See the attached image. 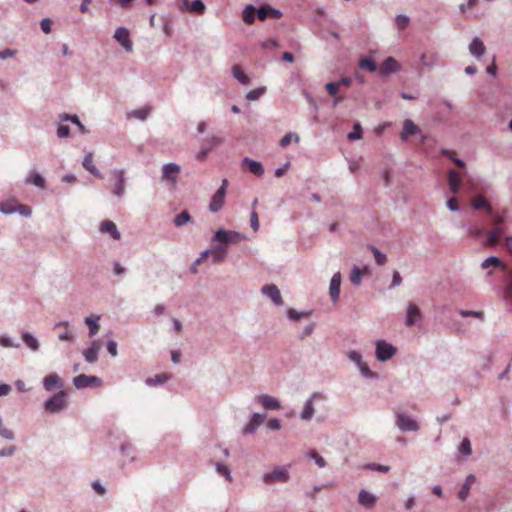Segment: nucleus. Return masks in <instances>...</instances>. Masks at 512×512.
Wrapping results in <instances>:
<instances>
[{"label": "nucleus", "instance_id": "32", "mask_svg": "<svg viewBox=\"0 0 512 512\" xmlns=\"http://www.w3.org/2000/svg\"><path fill=\"white\" fill-rule=\"evenodd\" d=\"M469 51L476 57H481L485 53V46L479 38H474L469 45Z\"/></svg>", "mask_w": 512, "mask_h": 512}, {"label": "nucleus", "instance_id": "45", "mask_svg": "<svg viewBox=\"0 0 512 512\" xmlns=\"http://www.w3.org/2000/svg\"><path fill=\"white\" fill-rule=\"evenodd\" d=\"M149 112H150V108L144 107V108H140V109H136V110L132 111L130 116H133L140 120H145L147 118Z\"/></svg>", "mask_w": 512, "mask_h": 512}, {"label": "nucleus", "instance_id": "64", "mask_svg": "<svg viewBox=\"0 0 512 512\" xmlns=\"http://www.w3.org/2000/svg\"><path fill=\"white\" fill-rule=\"evenodd\" d=\"M349 358H350L353 362H355L357 365H361V363H362V357H361V355H360L358 352H356V351H351V352L349 353Z\"/></svg>", "mask_w": 512, "mask_h": 512}, {"label": "nucleus", "instance_id": "53", "mask_svg": "<svg viewBox=\"0 0 512 512\" xmlns=\"http://www.w3.org/2000/svg\"><path fill=\"white\" fill-rule=\"evenodd\" d=\"M309 456L310 458L314 459L316 464L320 467V468H323L326 466V461L324 460L323 457H321L315 450H312L310 453H309Z\"/></svg>", "mask_w": 512, "mask_h": 512}, {"label": "nucleus", "instance_id": "17", "mask_svg": "<svg viewBox=\"0 0 512 512\" xmlns=\"http://www.w3.org/2000/svg\"><path fill=\"white\" fill-rule=\"evenodd\" d=\"M341 274L335 273L330 281L329 293L333 302L338 301L340 296Z\"/></svg>", "mask_w": 512, "mask_h": 512}, {"label": "nucleus", "instance_id": "62", "mask_svg": "<svg viewBox=\"0 0 512 512\" xmlns=\"http://www.w3.org/2000/svg\"><path fill=\"white\" fill-rule=\"evenodd\" d=\"M52 22L49 18H45L41 21L40 26L44 33L48 34L51 31Z\"/></svg>", "mask_w": 512, "mask_h": 512}, {"label": "nucleus", "instance_id": "31", "mask_svg": "<svg viewBox=\"0 0 512 512\" xmlns=\"http://www.w3.org/2000/svg\"><path fill=\"white\" fill-rule=\"evenodd\" d=\"M184 8L188 12L203 14L205 12V5L201 0H193L191 3L185 2Z\"/></svg>", "mask_w": 512, "mask_h": 512}, {"label": "nucleus", "instance_id": "43", "mask_svg": "<svg viewBox=\"0 0 512 512\" xmlns=\"http://www.w3.org/2000/svg\"><path fill=\"white\" fill-rule=\"evenodd\" d=\"M98 320H99V317H96V318L87 317L85 319V323L88 325L89 330H90V336H94L98 332V330L100 328V326L98 324Z\"/></svg>", "mask_w": 512, "mask_h": 512}, {"label": "nucleus", "instance_id": "33", "mask_svg": "<svg viewBox=\"0 0 512 512\" xmlns=\"http://www.w3.org/2000/svg\"><path fill=\"white\" fill-rule=\"evenodd\" d=\"M471 204L474 209H486L489 214H493L492 207L483 196H476L472 199Z\"/></svg>", "mask_w": 512, "mask_h": 512}, {"label": "nucleus", "instance_id": "50", "mask_svg": "<svg viewBox=\"0 0 512 512\" xmlns=\"http://www.w3.org/2000/svg\"><path fill=\"white\" fill-rule=\"evenodd\" d=\"M293 139H294L296 142H298V141H299V137H298V135H296V134H292V133H288V134H286V135H285V136L280 140V145H281L282 147H286V146H288V145L291 143V141H292Z\"/></svg>", "mask_w": 512, "mask_h": 512}, {"label": "nucleus", "instance_id": "61", "mask_svg": "<svg viewBox=\"0 0 512 512\" xmlns=\"http://www.w3.org/2000/svg\"><path fill=\"white\" fill-rule=\"evenodd\" d=\"M69 134H70L69 126H67V125H59V127L57 129L58 137L64 138V137L69 136Z\"/></svg>", "mask_w": 512, "mask_h": 512}, {"label": "nucleus", "instance_id": "35", "mask_svg": "<svg viewBox=\"0 0 512 512\" xmlns=\"http://www.w3.org/2000/svg\"><path fill=\"white\" fill-rule=\"evenodd\" d=\"M83 167L87 171H89L91 174H93L94 176L101 177L98 169L96 168V166L93 163V154L92 153H88L85 155L84 160H83Z\"/></svg>", "mask_w": 512, "mask_h": 512}, {"label": "nucleus", "instance_id": "18", "mask_svg": "<svg viewBox=\"0 0 512 512\" xmlns=\"http://www.w3.org/2000/svg\"><path fill=\"white\" fill-rule=\"evenodd\" d=\"M377 498L372 493L361 490L358 495V502L360 505H362L365 508H373L376 504Z\"/></svg>", "mask_w": 512, "mask_h": 512}, {"label": "nucleus", "instance_id": "22", "mask_svg": "<svg viewBox=\"0 0 512 512\" xmlns=\"http://www.w3.org/2000/svg\"><path fill=\"white\" fill-rule=\"evenodd\" d=\"M100 231L102 233H108L114 240L120 239V233L116 227V224L110 220H104L100 224Z\"/></svg>", "mask_w": 512, "mask_h": 512}, {"label": "nucleus", "instance_id": "39", "mask_svg": "<svg viewBox=\"0 0 512 512\" xmlns=\"http://www.w3.org/2000/svg\"><path fill=\"white\" fill-rule=\"evenodd\" d=\"M22 340L23 342L33 351H37L39 349V343L37 339L30 333H23L22 334Z\"/></svg>", "mask_w": 512, "mask_h": 512}, {"label": "nucleus", "instance_id": "24", "mask_svg": "<svg viewBox=\"0 0 512 512\" xmlns=\"http://www.w3.org/2000/svg\"><path fill=\"white\" fill-rule=\"evenodd\" d=\"M325 89L327 93L333 97V106L338 105L344 100V97L339 94V87L336 82H329L326 84Z\"/></svg>", "mask_w": 512, "mask_h": 512}, {"label": "nucleus", "instance_id": "29", "mask_svg": "<svg viewBox=\"0 0 512 512\" xmlns=\"http://www.w3.org/2000/svg\"><path fill=\"white\" fill-rule=\"evenodd\" d=\"M475 482V476L470 474L467 476L465 483L463 484L461 490L458 493V497L461 501H465L470 493L471 486Z\"/></svg>", "mask_w": 512, "mask_h": 512}, {"label": "nucleus", "instance_id": "27", "mask_svg": "<svg viewBox=\"0 0 512 512\" xmlns=\"http://www.w3.org/2000/svg\"><path fill=\"white\" fill-rule=\"evenodd\" d=\"M101 346L97 341H94L88 349L83 352V355L87 362L94 363L98 359V352Z\"/></svg>", "mask_w": 512, "mask_h": 512}, {"label": "nucleus", "instance_id": "7", "mask_svg": "<svg viewBox=\"0 0 512 512\" xmlns=\"http://www.w3.org/2000/svg\"><path fill=\"white\" fill-rule=\"evenodd\" d=\"M396 353V349L389 343L380 340L376 344V357L380 361L389 360Z\"/></svg>", "mask_w": 512, "mask_h": 512}, {"label": "nucleus", "instance_id": "54", "mask_svg": "<svg viewBox=\"0 0 512 512\" xmlns=\"http://www.w3.org/2000/svg\"><path fill=\"white\" fill-rule=\"evenodd\" d=\"M409 18L405 15H398L396 18V25L399 29H405L408 26Z\"/></svg>", "mask_w": 512, "mask_h": 512}, {"label": "nucleus", "instance_id": "49", "mask_svg": "<svg viewBox=\"0 0 512 512\" xmlns=\"http://www.w3.org/2000/svg\"><path fill=\"white\" fill-rule=\"evenodd\" d=\"M442 153L449 157L458 167L463 168L465 166L464 162L455 157V152L450 150H443Z\"/></svg>", "mask_w": 512, "mask_h": 512}, {"label": "nucleus", "instance_id": "8", "mask_svg": "<svg viewBox=\"0 0 512 512\" xmlns=\"http://www.w3.org/2000/svg\"><path fill=\"white\" fill-rule=\"evenodd\" d=\"M114 38L127 52H131L133 50V43L130 39V32L128 29L124 27L117 28L114 34Z\"/></svg>", "mask_w": 512, "mask_h": 512}, {"label": "nucleus", "instance_id": "57", "mask_svg": "<svg viewBox=\"0 0 512 512\" xmlns=\"http://www.w3.org/2000/svg\"><path fill=\"white\" fill-rule=\"evenodd\" d=\"M469 235L474 238L482 237L484 235V229L477 226H471L469 228Z\"/></svg>", "mask_w": 512, "mask_h": 512}, {"label": "nucleus", "instance_id": "20", "mask_svg": "<svg viewBox=\"0 0 512 512\" xmlns=\"http://www.w3.org/2000/svg\"><path fill=\"white\" fill-rule=\"evenodd\" d=\"M461 182H462L461 176L457 171L450 170L448 172V184H449L450 191L453 194H457L459 192Z\"/></svg>", "mask_w": 512, "mask_h": 512}, {"label": "nucleus", "instance_id": "4", "mask_svg": "<svg viewBox=\"0 0 512 512\" xmlns=\"http://www.w3.org/2000/svg\"><path fill=\"white\" fill-rule=\"evenodd\" d=\"M227 186H228V181L226 179H224L222 181V185L216 191V193L213 195V197L210 201L209 209L211 212L216 213L219 210H221L222 207L224 206Z\"/></svg>", "mask_w": 512, "mask_h": 512}, {"label": "nucleus", "instance_id": "34", "mask_svg": "<svg viewBox=\"0 0 512 512\" xmlns=\"http://www.w3.org/2000/svg\"><path fill=\"white\" fill-rule=\"evenodd\" d=\"M490 267L500 268L502 270L506 269V265L498 257L495 256H491L485 259L481 264L482 269H488Z\"/></svg>", "mask_w": 512, "mask_h": 512}, {"label": "nucleus", "instance_id": "44", "mask_svg": "<svg viewBox=\"0 0 512 512\" xmlns=\"http://www.w3.org/2000/svg\"><path fill=\"white\" fill-rule=\"evenodd\" d=\"M190 220H191V217H190L189 213L187 211H182L180 214H178L174 218V224L176 226H182V225L186 224L187 222H189Z\"/></svg>", "mask_w": 512, "mask_h": 512}, {"label": "nucleus", "instance_id": "6", "mask_svg": "<svg viewBox=\"0 0 512 512\" xmlns=\"http://www.w3.org/2000/svg\"><path fill=\"white\" fill-rule=\"evenodd\" d=\"M289 480V473L285 468H276L272 472L263 475L264 483L271 485L274 483H285Z\"/></svg>", "mask_w": 512, "mask_h": 512}, {"label": "nucleus", "instance_id": "14", "mask_svg": "<svg viewBox=\"0 0 512 512\" xmlns=\"http://www.w3.org/2000/svg\"><path fill=\"white\" fill-rule=\"evenodd\" d=\"M242 169L248 170L250 173L260 177L264 174V168L258 161L252 160L248 157L242 161Z\"/></svg>", "mask_w": 512, "mask_h": 512}, {"label": "nucleus", "instance_id": "60", "mask_svg": "<svg viewBox=\"0 0 512 512\" xmlns=\"http://www.w3.org/2000/svg\"><path fill=\"white\" fill-rule=\"evenodd\" d=\"M16 211L20 213L23 216H30L31 215V208L28 205L18 204L16 207Z\"/></svg>", "mask_w": 512, "mask_h": 512}, {"label": "nucleus", "instance_id": "58", "mask_svg": "<svg viewBox=\"0 0 512 512\" xmlns=\"http://www.w3.org/2000/svg\"><path fill=\"white\" fill-rule=\"evenodd\" d=\"M250 224L252 229L257 232L259 229V217L256 211H252L251 217H250Z\"/></svg>", "mask_w": 512, "mask_h": 512}, {"label": "nucleus", "instance_id": "63", "mask_svg": "<svg viewBox=\"0 0 512 512\" xmlns=\"http://www.w3.org/2000/svg\"><path fill=\"white\" fill-rule=\"evenodd\" d=\"M303 316H307L306 313H299L297 312L296 310L294 309H289L288 310V317L291 319V320H299L301 317Z\"/></svg>", "mask_w": 512, "mask_h": 512}, {"label": "nucleus", "instance_id": "2", "mask_svg": "<svg viewBox=\"0 0 512 512\" xmlns=\"http://www.w3.org/2000/svg\"><path fill=\"white\" fill-rule=\"evenodd\" d=\"M244 238L245 237L239 232L219 229L216 231L213 240L226 246L227 244H238L243 241Z\"/></svg>", "mask_w": 512, "mask_h": 512}, {"label": "nucleus", "instance_id": "9", "mask_svg": "<svg viewBox=\"0 0 512 512\" xmlns=\"http://www.w3.org/2000/svg\"><path fill=\"white\" fill-rule=\"evenodd\" d=\"M180 171V166L175 163L165 164L162 167V180L169 181L172 185H175Z\"/></svg>", "mask_w": 512, "mask_h": 512}, {"label": "nucleus", "instance_id": "40", "mask_svg": "<svg viewBox=\"0 0 512 512\" xmlns=\"http://www.w3.org/2000/svg\"><path fill=\"white\" fill-rule=\"evenodd\" d=\"M26 183L33 184L37 187L44 188L45 180L39 173H33L26 179Z\"/></svg>", "mask_w": 512, "mask_h": 512}, {"label": "nucleus", "instance_id": "5", "mask_svg": "<svg viewBox=\"0 0 512 512\" xmlns=\"http://www.w3.org/2000/svg\"><path fill=\"white\" fill-rule=\"evenodd\" d=\"M66 406V393L60 391L45 402V410L49 413H57Z\"/></svg>", "mask_w": 512, "mask_h": 512}, {"label": "nucleus", "instance_id": "59", "mask_svg": "<svg viewBox=\"0 0 512 512\" xmlns=\"http://www.w3.org/2000/svg\"><path fill=\"white\" fill-rule=\"evenodd\" d=\"M460 314L463 316V317H469V316H472V317H476V318H479V319H483L484 315H483V312L481 311H468V310H461L460 311Z\"/></svg>", "mask_w": 512, "mask_h": 512}, {"label": "nucleus", "instance_id": "11", "mask_svg": "<svg viewBox=\"0 0 512 512\" xmlns=\"http://www.w3.org/2000/svg\"><path fill=\"white\" fill-rule=\"evenodd\" d=\"M221 139L218 137H211L209 139H206L204 142L203 147L200 149V151L196 154V159L199 161H204L208 155V153L217 145L221 143Z\"/></svg>", "mask_w": 512, "mask_h": 512}, {"label": "nucleus", "instance_id": "48", "mask_svg": "<svg viewBox=\"0 0 512 512\" xmlns=\"http://www.w3.org/2000/svg\"><path fill=\"white\" fill-rule=\"evenodd\" d=\"M371 250L374 254L375 261L378 265H384L387 262V257L385 254L381 253L377 248L371 247Z\"/></svg>", "mask_w": 512, "mask_h": 512}, {"label": "nucleus", "instance_id": "55", "mask_svg": "<svg viewBox=\"0 0 512 512\" xmlns=\"http://www.w3.org/2000/svg\"><path fill=\"white\" fill-rule=\"evenodd\" d=\"M217 471H218V473L223 475L228 481L232 480V477L230 475V470L226 465L218 464Z\"/></svg>", "mask_w": 512, "mask_h": 512}, {"label": "nucleus", "instance_id": "30", "mask_svg": "<svg viewBox=\"0 0 512 512\" xmlns=\"http://www.w3.org/2000/svg\"><path fill=\"white\" fill-rule=\"evenodd\" d=\"M43 385L46 390L51 391L56 386L61 387L62 382H61L60 377L57 374L53 373V374L47 375L44 378Z\"/></svg>", "mask_w": 512, "mask_h": 512}, {"label": "nucleus", "instance_id": "26", "mask_svg": "<svg viewBox=\"0 0 512 512\" xmlns=\"http://www.w3.org/2000/svg\"><path fill=\"white\" fill-rule=\"evenodd\" d=\"M319 398H322V395L320 394H313L312 397L305 403L304 409L301 413V418L303 420H310L314 415V407H313V400Z\"/></svg>", "mask_w": 512, "mask_h": 512}, {"label": "nucleus", "instance_id": "10", "mask_svg": "<svg viewBox=\"0 0 512 512\" xmlns=\"http://www.w3.org/2000/svg\"><path fill=\"white\" fill-rule=\"evenodd\" d=\"M262 293L269 297L273 303L277 306H281L283 304V299L278 287L274 284L264 285L261 289Z\"/></svg>", "mask_w": 512, "mask_h": 512}, {"label": "nucleus", "instance_id": "37", "mask_svg": "<svg viewBox=\"0 0 512 512\" xmlns=\"http://www.w3.org/2000/svg\"><path fill=\"white\" fill-rule=\"evenodd\" d=\"M232 73H233V76L242 84L244 85H247L249 84V78L248 76L244 73V71L242 70V68L239 66V65H234L232 67Z\"/></svg>", "mask_w": 512, "mask_h": 512}, {"label": "nucleus", "instance_id": "19", "mask_svg": "<svg viewBox=\"0 0 512 512\" xmlns=\"http://www.w3.org/2000/svg\"><path fill=\"white\" fill-rule=\"evenodd\" d=\"M265 415L255 413L251 417L250 421L245 425L243 432L245 434L253 433L264 421Z\"/></svg>", "mask_w": 512, "mask_h": 512}, {"label": "nucleus", "instance_id": "1", "mask_svg": "<svg viewBox=\"0 0 512 512\" xmlns=\"http://www.w3.org/2000/svg\"><path fill=\"white\" fill-rule=\"evenodd\" d=\"M505 221L506 215L504 212L492 214V229L487 235L485 246H496L499 243L500 237L505 233Z\"/></svg>", "mask_w": 512, "mask_h": 512}, {"label": "nucleus", "instance_id": "42", "mask_svg": "<svg viewBox=\"0 0 512 512\" xmlns=\"http://www.w3.org/2000/svg\"><path fill=\"white\" fill-rule=\"evenodd\" d=\"M169 379V375L168 374H159V375H156L155 377H151V378H148L146 380V384L149 385V386H155V385H158V384H163L165 383L167 380Z\"/></svg>", "mask_w": 512, "mask_h": 512}, {"label": "nucleus", "instance_id": "3", "mask_svg": "<svg viewBox=\"0 0 512 512\" xmlns=\"http://www.w3.org/2000/svg\"><path fill=\"white\" fill-rule=\"evenodd\" d=\"M227 254V246L218 245L211 250H205L201 253L200 257L196 260V264H201L207 260V258L211 255L213 257V263L222 262Z\"/></svg>", "mask_w": 512, "mask_h": 512}, {"label": "nucleus", "instance_id": "12", "mask_svg": "<svg viewBox=\"0 0 512 512\" xmlns=\"http://www.w3.org/2000/svg\"><path fill=\"white\" fill-rule=\"evenodd\" d=\"M396 423L402 431H417L419 429L417 422L404 414L397 415Z\"/></svg>", "mask_w": 512, "mask_h": 512}, {"label": "nucleus", "instance_id": "52", "mask_svg": "<svg viewBox=\"0 0 512 512\" xmlns=\"http://www.w3.org/2000/svg\"><path fill=\"white\" fill-rule=\"evenodd\" d=\"M460 452L463 454V455H470L472 450H471V444H470V441L467 439V438H464L463 441L461 442V445H460V448H459Z\"/></svg>", "mask_w": 512, "mask_h": 512}, {"label": "nucleus", "instance_id": "23", "mask_svg": "<svg viewBox=\"0 0 512 512\" xmlns=\"http://www.w3.org/2000/svg\"><path fill=\"white\" fill-rule=\"evenodd\" d=\"M115 177V185L113 189V193L120 197L124 194L125 191V177L124 172L122 170L116 171L114 174Z\"/></svg>", "mask_w": 512, "mask_h": 512}, {"label": "nucleus", "instance_id": "51", "mask_svg": "<svg viewBox=\"0 0 512 512\" xmlns=\"http://www.w3.org/2000/svg\"><path fill=\"white\" fill-rule=\"evenodd\" d=\"M264 91V88H256L254 90L249 91L246 97L250 101H255L259 99V97L264 93Z\"/></svg>", "mask_w": 512, "mask_h": 512}, {"label": "nucleus", "instance_id": "38", "mask_svg": "<svg viewBox=\"0 0 512 512\" xmlns=\"http://www.w3.org/2000/svg\"><path fill=\"white\" fill-rule=\"evenodd\" d=\"M257 14L256 9L252 5H248L243 11V21L246 24H252L255 20V15Z\"/></svg>", "mask_w": 512, "mask_h": 512}, {"label": "nucleus", "instance_id": "21", "mask_svg": "<svg viewBox=\"0 0 512 512\" xmlns=\"http://www.w3.org/2000/svg\"><path fill=\"white\" fill-rule=\"evenodd\" d=\"M418 132V126L412 120L406 119L403 123V130L400 136L403 141H406L409 136L416 135Z\"/></svg>", "mask_w": 512, "mask_h": 512}, {"label": "nucleus", "instance_id": "25", "mask_svg": "<svg viewBox=\"0 0 512 512\" xmlns=\"http://www.w3.org/2000/svg\"><path fill=\"white\" fill-rule=\"evenodd\" d=\"M55 330H57L58 338L61 341H72L73 336L69 330V326L67 322H59L55 325Z\"/></svg>", "mask_w": 512, "mask_h": 512}, {"label": "nucleus", "instance_id": "16", "mask_svg": "<svg viewBox=\"0 0 512 512\" xmlns=\"http://www.w3.org/2000/svg\"><path fill=\"white\" fill-rule=\"evenodd\" d=\"M257 402L267 410H277L281 408L280 402L270 395H259L256 398Z\"/></svg>", "mask_w": 512, "mask_h": 512}, {"label": "nucleus", "instance_id": "46", "mask_svg": "<svg viewBox=\"0 0 512 512\" xmlns=\"http://www.w3.org/2000/svg\"><path fill=\"white\" fill-rule=\"evenodd\" d=\"M348 139L351 141L358 140L362 138V128L359 123L354 125L353 131L348 134Z\"/></svg>", "mask_w": 512, "mask_h": 512}, {"label": "nucleus", "instance_id": "13", "mask_svg": "<svg viewBox=\"0 0 512 512\" xmlns=\"http://www.w3.org/2000/svg\"><path fill=\"white\" fill-rule=\"evenodd\" d=\"M421 317V311L418 306L410 302L407 306V314L405 319L406 326H413L417 321L421 319Z\"/></svg>", "mask_w": 512, "mask_h": 512}, {"label": "nucleus", "instance_id": "41", "mask_svg": "<svg viewBox=\"0 0 512 512\" xmlns=\"http://www.w3.org/2000/svg\"><path fill=\"white\" fill-rule=\"evenodd\" d=\"M359 67L369 72H375L377 69L376 63L370 58H362L359 62Z\"/></svg>", "mask_w": 512, "mask_h": 512}, {"label": "nucleus", "instance_id": "36", "mask_svg": "<svg viewBox=\"0 0 512 512\" xmlns=\"http://www.w3.org/2000/svg\"><path fill=\"white\" fill-rule=\"evenodd\" d=\"M17 200L14 198L8 199L0 203V212L4 214H11L16 211Z\"/></svg>", "mask_w": 512, "mask_h": 512}, {"label": "nucleus", "instance_id": "56", "mask_svg": "<svg viewBox=\"0 0 512 512\" xmlns=\"http://www.w3.org/2000/svg\"><path fill=\"white\" fill-rule=\"evenodd\" d=\"M259 20L264 21L269 17V6H262L257 10Z\"/></svg>", "mask_w": 512, "mask_h": 512}, {"label": "nucleus", "instance_id": "15", "mask_svg": "<svg viewBox=\"0 0 512 512\" xmlns=\"http://www.w3.org/2000/svg\"><path fill=\"white\" fill-rule=\"evenodd\" d=\"M100 379L95 376H87L85 374H80L73 379V383L78 389H83L89 386H92L95 383H99Z\"/></svg>", "mask_w": 512, "mask_h": 512}, {"label": "nucleus", "instance_id": "47", "mask_svg": "<svg viewBox=\"0 0 512 512\" xmlns=\"http://www.w3.org/2000/svg\"><path fill=\"white\" fill-rule=\"evenodd\" d=\"M362 274L363 272L360 268L354 267L350 275V281L355 285H359L361 283Z\"/></svg>", "mask_w": 512, "mask_h": 512}, {"label": "nucleus", "instance_id": "28", "mask_svg": "<svg viewBox=\"0 0 512 512\" xmlns=\"http://www.w3.org/2000/svg\"><path fill=\"white\" fill-rule=\"evenodd\" d=\"M399 68L398 62L392 58L388 57L381 65L379 72L380 74H389L397 71Z\"/></svg>", "mask_w": 512, "mask_h": 512}]
</instances>
